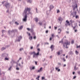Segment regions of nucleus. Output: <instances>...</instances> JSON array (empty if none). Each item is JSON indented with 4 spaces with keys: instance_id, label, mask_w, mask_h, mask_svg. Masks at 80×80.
<instances>
[{
    "instance_id": "obj_1",
    "label": "nucleus",
    "mask_w": 80,
    "mask_h": 80,
    "mask_svg": "<svg viewBox=\"0 0 80 80\" xmlns=\"http://www.w3.org/2000/svg\"><path fill=\"white\" fill-rule=\"evenodd\" d=\"M30 8H25L23 13V15H25L24 18L23 19V21L24 22H26L27 21V15L30 14Z\"/></svg>"
},
{
    "instance_id": "obj_2",
    "label": "nucleus",
    "mask_w": 80,
    "mask_h": 80,
    "mask_svg": "<svg viewBox=\"0 0 80 80\" xmlns=\"http://www.w3.org/2000/svg\"><path fill=\"white\" fill-rule=\"evenodd\" d=\"M29 54L30 55H33V58H35V56H38L39 55V51H38L37 53H36L35 52H29Z\"/></svg>"
},
{
    "instance_id": "obj_3",
    "label": "nucleus",
    "mask_w": 80,
    "mask_h": 80,
    "mask_svg": "<svg viewBox=\"0 0 80 80\" xmlns=\"http://www.w3.org/2000/svg\"><path fill=\"white\" fill-rule=\"evenodd\" d=\"M2 4H4V5H3V6H5L6 8H8V7H9V3H8L7 2H2Z\"/></svg>"
},
{
    "instance_id": "obj_4",
    "label": "nucleus",
    "mask_w": 80,
    "mask_h": 80,
    "mask_svg": "<svg viewBox=\"0 0 80 80\" xmlns=\"http://www.w3.org/2000/svg\"><path fill=\"white\" fill-rule=\"evenodd\" d=\"M70 42H68V41H67V42H65L64 43L63 46L65 47V46L66 45V48H68V47H67V45H70Z\"/></svg>"
},
{
    "instance_id": "obj_5",
    "label": "nucleus",
    "mask_w": 80,
    "mask_h": 80,
    "mask_svg": "<svg viewBox=\"0 0 80 80\" xmlns=\"http://www.w3.org/2000/svg\"><path fill=\"white\" fill-rule=\"evenodd\" d=\"M2 57H8V54L6 53L2 54V55H1Z\"/></svg>"
},
{
    "instance_id": "obj_6",
    "label": "nucleus",
    "mask_w": 80,
    "mask_h": 80,
    "mask_svg": "<svg viewBox=\"0 0 80 80\" xmlns=\"http://www.w3.org/2000/svg\"><path fill=\"white\" fill-rule=\"evenodd\" d=\"M51 36H52V37H50V38L49 40H50V41H51V40H52V39L54 37V34H52L51 35Z\"/></svg>"
},
{
    "instance_id": "obj_7",
    "label": "nucleus",
    "mask_w": 80,
    "mask_h": 80,
    "mask_svg": "<svg viewBox=\"0 0 80 80\" xmlns=\"http://www.w3.org/2000/svg\"><path fill=\"white\" fill-rule=\"evenodd\" d=\"M54 48H55V46H53V45H52L50 47V48H51V49H52V51H53V49H54Z\"/></svg>"
},
{
    "instance_id": "obj_8",
    "label": "nucleus",
    "mask_w": 80,
    "mask_h": 80,
    "mask_svg": "<svg viewBox=\"0 0 80 80\" xmlns=\"http://www.w3.org/2000/svg\"><path fill=\"white\" fill-rule=\"evenodd\" d=\"M22 38V36H20L18 38V41L19 42H20V40Z\"/></svg>"
},
{
    "instance_id": "obj_9",
    "label": "nucleus",
    "mask_w": 80,
    "mask_h": 80,
    "mask_svg": "<svg viewBox=\"0 0 80 80\" xmlns=\"http://www.w3.org/2000/svg\"><path fill=\"white\" fill-rule=\"evenodd\" d=\"M62 32V29L60 28H59L58 30V33H61V32Z\"/></svg>"
},
{
    "instance_id": "obj_10",
    "label": "nucleus",
    "mask_w": 80,
    "mask_h": 80,
    "mask_svg": "<svg viewBox=\"0 0 80 80\" xmlns=\"http://www.w3.org/2000/svg\"><path fill=\"white\" fill-rule=\"evenodd\" d=\"M42 68H42V67L40 68V69L37 71V73H38V72H42Z\"/></svg>"
},
{
    "instance_id": "obj_11",
    "label": "nucleus",
    "mask_w": 80,
    "mask_h": 80,
    "mask_svg": "<svg viewBox=\"0 0 80 80\" xmlns=\"http://www.w3.org/2000/svg\"><path fill=\"white\" fill-rule=\"evenodd\" d=\"M66 22L68 24V25H69V26H70V22H69V21H68V20H67L66 21Z\"/></svg>"
},
{
    "instance_id": "obj_12",
    "label": "nucleus",
    "mask_w": 80,
    "mask_h": 80,
    "mask_svg": "<svg viewBox=\"0 0 80 80\" xmlns=\"http://www.w3.org/2000/svg\"><path fill=\"white\" fill-rule=\"evenodd\" d=\"M58 68H56L55 69L56 70H58V72H60V69H58Z\"/></svg>"
},
{
    "instance_id": "obj_13",
    "label": "nucleus",
    "mask_w": 80,
    "mask_h": 80,
    "mask_svg": "<svg viewBox=\"0 0 80 80\" xmlns=\"http://www.w3.org/2000/svg\"><path fill=\"white\" fill-rule=\"evenodd\" d=\"M4 60L6 61V60H7L8 61L9 60V58L6 57L4 58Z\"/></svg>"
},
{
    "instance_id": "obj_14",
    "label": "nucleus",
    "mask_w": 80,
    "mask_h": 80,
    "mask_svg": "<svg viewBox=\"0 0 80 80\" xmlns=\"http://www.w3.org/2000/svg\"><path fill=\"white\" fill-rule=\"evenodd\" d=\"M58 20L59 21H62L63 20V19H62V18L61 17H59V18L58 19Z\"/></svg>"
},
{
    "instance_id": "obj_15",
    "label": "nucleus",
    "mask_w": 80,
    "mask_h": 80,
    "mask_svg": "<svg viewBox=\"0 0 80 80\" xmlns=\"http://www.w3.org/2000/svg\"><path fill=\"white\" fill-rule=\"evenodd\" d=\"M50 8L51 9H52V8H54L53 6L52 5H51L50 7Z\"/></svg>"
},
{
    "instance_id": "obj_16",
    "label": "nucleus",
    "mask_w": 80,
    "mask_h": 80,
    "mask_svg": "<svg viewBox=\"0 0 80 80\" xmlns=\"http://www.w3.org/2000/svg\"><path fill=\"white\" fill-rule=\"evenodd\" d=\"M23 26H21L19 28V30H21L23 28Z\"/></svg>"
},
{
    "instance_id": "obj_17",
    "label": "nucleus",
    "mask_w": 80,
    "mask_h": 80,
    "mask_svg": "<svg viewBox=\"0 0 80 80\" xmlns=\"http://www.w3.org/2000/svg\"><path fill=\"white\" fill-rule=\"evenodd\" d=\"M29 39L31 40H32L33 39V38L32 37V36H30L29 38Z\"/></svg>"
},
{
    "instance_id": "obj_18",
    "label": "nucleus",
    "mask_w": 80,
    "mask_h": 80,
    "mask_svg": "<svg viewBox=\"0 0 80 80\" xmlns=\"http://www.w3.org/2000/svg\"><path fill=\"white\" fill-rule=\"evenodd\" d=\"M35 19L36 22H38V18H35Z\"/></svg>"
},
{
    "instance_id": "obj_19",
    "label": "nucleus",
    "mask_w": 80,
    "mask_h": 80,
    "mask_svg": "<svg viewBox=\"0 0 80 80\" xmlns=\"http://www.w3.org/2000/svg\"><path fill=\"white\" fill-rule=\"evenodd\" d=\"M6 49V48H2V49H1V50H2V51H3L4 50H5Z\"/></svg>"
},
{
    "instance_id": "obj_20",
    "label": "nucleus",
    "mask_w": 80,
    "mask_h": 80,
    "mask_svg": "<svg viewBox=\"0 0 80 80\" xmlns=\"http://www.w3.org/2000/svg\"><path fill=\"white\" fill-rule=\"evenodd\" d=\"M39 78H40V76H38V78H36V80H40V79H39Z\"/></svg>"
},
{
    "instance_id": "obj_21",
    "label": "nucleus",
    "mask_w": 80,
    "mask_h": 80,
    "mask_svg": "<svg viewBox=\"0 0 80 80\" xmlns=\"http://www.w3.org/2000/svg\"><path fill=\"white\" fill-rule=\"evenodd\" d=\"M29 3H32V1H31V0H28L27 1Z\"/></svg>"
},
{
    "instance_id": "obj_22",
    "label": "nucleus",
    "mask_w": 80,
    "mask_h": 80,
    "mask_svg": "<svg viewBox=\"0 0 80 80\" xmlns=\"http://www.w3.org/2000/svg\"><path fill=\"white\" fill-rule=\"evenodd\" d=\"M78 52L77 51H76L75 53L76 55H78Z\"/></svg>"
},
{
    "instance_id": "obj_23",
    "label": "nucleus",
    "mask_w": 80,
    "mask_h": 80,
    "mask_svg": "<svg viewBox=\"0 0 80 80\" xmlns=\"http://www.w3.org/2000/svg\"><path fill=\"white\" fill-rule=\"evenodd\" d=\"M58 55H60V52H57Z\"/></svg>"
},
{
    "instance_id": "obj_24",
    "label": "nucleus",
    "mask_w": 80,
    "mask_h": 80,
    "mask_svg": "<svg viewBox=\"0 0 80 80\" xmlns=\"http://www.w3.org/2000/svg\"><path fill=\"white\" fill-rule=\"evenodd\" d=\"M76 18L77 19V18H79V17H78V15H76Z\"/></svg>"
},
{
    "instance_id": "obj_25",
    "label": "nucleus",
    "mask_w": 80,
    "mask_h": 80,
    "mask_svg": "<svg viewBox=\"0 0 80 80\" xmlns=\"http://www.w3.org/2000/svg\"><path fill=\"white\" fill-rule=\"evenodd\" d=\"M15 24H16V25H19V23L17 22H15Z\"/></svg>"
},
{
    "instance_id": "obj_26",
    "label": "nucleus",
    "mask_w": 80,
    "mask_h": 80,
    "mask_svg": "<svg viewBox=\"0 0 80 80\" xmlns=\"http://www.w3.org/2000/svg\"><path fill=\"white\" fill-rule=\"evenodd\" d=\"M37 50L39 52V53H40V52L39 51H40V49L39 48H38L37 49Z\"/></svg>"
},
{
    "instance_id": "obj_27",
    "label": "nucleus",
    "mask_w": 80,
    "mask_h": 80,
    "mask_svg": "<svg viewBox=\"0 0 80 80\" xmlns=\"http://www.w3.org/2000/svg\"><path fill=\"white\" fill-rule=\"evenodd\" d=\"M22 50H23V48H20V49H19V50L20 51H22Z\"/></svg>"
},
{
    "instance_id": "obj_28",
    "label": "nucleus",
    "mask_w": 80,
    "mask_h": 80,
    "mask_svg": "<svg viewBox=\"0 0 80 80\" xmlns=\"http://www.w3.org/2000/svg\"><path fill=\"white\" fill-rule=\"evenodd\" d=\"M60 12V11L59 10H58L57 11V13H58Z\"/></svg>"
},
{
    "instance_id": "obj_29",
    "label": "nucleus",
    "mask_w": 80,
    "mask_h": 80,
    "mask_svg": "<svg viewBox=\"0 0 80 80\" xmlns=\"http://www.w3.org/2000/svg\"><path fill=\"white\" fill-rule=\"evenodd\" d=\"M63 43V41H60L59 42V43Z\"/></svg>"
},
{
    "instance_id": "obj_30",
    "label": "nucleus",
    "mask_w": 80,
    "mask_h": 80,
    "mask_svg": "<svg viewBox=\"0 0 80 80\" xmlns=\"http://www.w3.org/2000/svg\"><path fill=\"white\" fill-rule=\"evenodd\" d=\"M73 43H74V41L72 40V42H71V43L72 44H73Z\"/></svg>"
},
{
    "instance_id": "obj_31",
    "label": "nucleus",
    "mask_w": 80,
    "mask_h": 80,
    "mask_svg": "<svg viewBox=\"0 0 80 80\" xmlns=\"http://www.w3.org/2000/svg\"><path fill=\"white\" fill-rule=\"evenodd\" d=\"M40 25H42V22H39L38 23Z\"/></svg>"
},
{
    "instance_id": "obj_32",
    "label": "nucleus",
    "mask_w": 80,
    "mask_h": 80,
    "mask_svg": "<svg viewBox=\"0 0 80 80\" xmlns=\"http://www.w3.org/2000/svg\"><path fill=\"white\" fill-rule=\"evenodd\" d=\"M39 46H40V44H38L37 46V48H38V47H39Z\"/></svg>"
},
{
    "instance_id": "obj_33",
    "label": "nucleus",
    "mask_w": 80,
    "mask_h": 80,
    "mask_svg": "<svg viewBox=\"0 0 80 80\" xmlns=\"http://www.w3.org/2000/svg\"><path fill=\"white\" fill-rule=\"evenodd\" d=\"M63 60L64 62H65V61H66V60L65 58H63Z\"/></svg>"
},
{
    "instance_id": "obj_34",
    "label": "nucleus",
    "mask_w": 80,
    "mask_h": 80,
    "mask_svg": "<svg viewBox=\"0 0 80 80\" xmlns=\"http://www.w3.org/2000/svg\"><path fill=\"white\" fill-rule=\"evenodd\" d=\"M30 30L31 32L32 33L33 32V29H31Z\"/></svg>"
},
{
    "instance_id": "obj_35",
    "label": "nucleus",
    "mask_w": 80,
    "mask_h": 80,
    "mask_svg": "<svg viewBox=\"0 0 80 80\" xmlns=\"http://www.w3.org/2000/svg\"><path fill=\"white\" fill-rule=\"evenodd\" d=\"M32 68V70H34V69H35V67H33Z\"/></svg>"
},
{
    "instance_id": "obj_36",
    "label": "nucleus",
    "mask_w": 80,
    "mask_h": 80,
    "mask_svg": "<svg viewBox=\"0 0 80 80\" xmlns=\"http://www.w3.org/2000/svg\"><path fill=\"white\" fill-rule=\"evenodd\" d=\"M16 70H19V68L17 67L16 68Z\"/></svg>"
},
{
    "instance_id": "obj_37",
    "label": "nucleus",
    "mask_w": 80,
    "mask_h": 80,
    "mask_svg": "<svg viewBox=\"0 0 80 80\" xmlns=\"http://www.w3.org/2000/svg\"><path fill=\"white\" fill-rule=\"evenodd\" d=\"M27 30H28V31H30V29L29 28H27Z\"/></svg>"
},
{
    "instance_id": "obj_38",
    "label": "nucleus",
    "mask_w": 80,
    "mask_h": 80,
    "mask_svg": "<svg viewBox=\"0 0 80 80\" xmlns=\"http://www.w3.org/2000/svg\"><path fill=\"white\" fill-rule=\"evenodd\" d=\"M33 39H36V36H34V37H33Z\"/></svg>"
},
{
    "instance_id": "obj_39",
    "label": "nucleus",
    "mask_w": 80,
    "mask_h": 80,
    "mask_svg": "<svg viewBox=\"0 0 80 80\" xmlns=\"http://www.w3.org/2000/svg\"><path fill=\"white\" fill-rule=\"evenodd\" d=\"M76 77H76V76H74L73 78V79H75V78H76Z\"/></svg>"
},
{
    "instance_id": "obj_40",
    "label": "nucleus",
    "mask_w": 80,
    "mask_h": 80,
    "mask_svg": "<svg viewBox=\"0 0 80 80\" xmlns=\"http://www.w3.org/2000/svg\"><path fill=\"white\" fill-rule=\"evenodd\" d=\"M74 70H77V68H76V65H75L74 67Z\"/></svg>"
},
{
    "instance_id": "obj_41",
    "label": "nucleus",
    "mask_w": 80,
    "mask_h": 80,
    "mask_svg": "<svg viewBox=\"0 0 80 80\" xmlns=\"http://www.w3.org/2000/svg\"><path fill=\"white\" fill-rule=\"evenodd\" d=\"M7 13H9V10H8L6 11Z\"/></svg>"
},
{
    "instance_id": "obj_42",
    "label": "nucleus",
    "mask_w": 80,
    "mask_h": 80,
    "mask_svg": "<svg viewBox=\"0 0 80 80\" xmlns=\"http://www.w3.org/2000/svg\"><path fill=\"white\" fill-rule=\"evenodd\" d=\"M57 27H54L55 30H57Z\"/></svg>"
},
{
    "instance_id": "obj_43",
    "label": "nucleus",
    "mask_w": 80,
    "mask_h": 80,
    "mask_svg": "<svg viewBox=\"0 0 80 80\" xmlns=\"http://www.w3.org/2000/svg\"><path fill=\"white\" fill-rule=\"evenodd\" d=\"M10 31L9 30L8 31V33H9V34L10 35Z\"/></svg>"
},
{
    "instance_id": "obj_44",
    "label": "nucleus",
    "mask_w": 80,
    "mask_h": 80,
    "mask_svg": "<svg viewBox=\"0 0 80 80\" xmlns=\"http://www.w3.org/2000/svg\"><path fill=\"white\" fill-rule=\"evenodd\" d=\"M78 74H79V75H80V71H78Z\"/></svg>"
},
{
    "instance_id": "obj_45",
    "label": "nucleus",
    "mask_w": 80,
    "mask_h": 80,
    "mask_svg": "<svg viewBox=\"0 0 80 80\" xmlns=\"http://www.w3.org/2000/svg\"><path fill=\"white\" fill-rule=\"evenodd\" d=\"M78 6L77 4H76V8H77Z\"/></svg>"
},
{
    "instance_id": "obj_46",
    "label": "nucleus",
    "mask_w": 80,
    "mask_h": 80,
    "mask_svg": "<svg viewBox=\"0 0 80 80\" xmlns=\"http://www.w3.org/2000/svg\"><path fill=\"white\" fill-rule=\"evenodd\" d=\"M35 63L36 65H37V62L35 61Z\"/></svg>"
},
{
    "instance_id": "obj_47",
    "label": "nucleus",
    "mask_w": 80,
    "mask_h": 80,
    "mask_svg": "<svg viewBox=\"0 0 80 80\" xmlns=\"http://www.w3.org/2000/svg\"><path fill=\"white\" fill-rule=\"evenodd\" d=\"M28 34L29 36V37H30V33H28Z\"/></svg>"
},
{
    "instance_id": "obj_48",
    "label": "nucleus",
    "mask_w": 80,
    "mask_h": 80,
    "mask_svg": "<svg viewBox=\"0 0 80 80\" xmlns=\"http://www.w3.org/2000/svg\"><path fill=\"white\" fill-rule=\"evenodd\" d=\"M70 22H71V23H73V22H72V20H71L70 21Z\"/></svg>"
},
{
    "instance_id": "obj_49",
    "label": "nucleus",
    "mask_w": 80,
    "mask_h": 80,
    "mask_svg": "<svg viewBox=\"0 0 80 80\" xmlns=\"http://www.w3.org/2000/svg\"><path fill=\"white\" fill-rule=\"evenodd\" d=\"M44 78H45L44 77H42V80H43V79H44Z\"/></svg>"
},
{
    "instance_id": "obj_50",
    "label": "nucleus",
    "mask_w": 80,
    "mask_h": 80,
    "mask_svg": "<svg viewBox=\"0 0 80 80\" xmlns=\"http://www.w3.org/2000/svg\"><path fill=\"white\" fill-rule=\"evenodd\" d=\"M52 56H51L50 57V58H52Z\"/></svg>"
},
{
    "instance_id": "obj_51",
    "label": "nucleus",
    "mask_w": 80,
    "mask_h": 80,
    "mask_svg": "<svg viewBox=\"0 0 80 80\" xmlns=\"http://www.w3.org/2000/svg\"><path fill=\"white\" fill-rule=\"evenodd\" d=\"M74 13H75V15H77V12H74Z\"/></svg>"
},
{
    "instance_id": "obj_52",
    "label": "nucleus",
    "mask_w": 80,
    "mask_h": 80,
    "mask_svg": "<svg viewBox=\"0 0 80 80\" xmlns=\"http://www.w3.org/2000/svg\"><path fill=\"white\" fill-rule=\"evenodd\" d=\"M22 59V58H20L19 59V61L20 60Z\"/></svg>"
},
{
    "instance_id": "obj_53",
    "label": "nucleus",
    "mask_w": 80,
    "mask_h": 80,
    "mask_svg": "<svg viewBox=\"0 0 80 80\" xmlns=\"http://www.w3.org/2000/svg\"><path fill=\"white\" fill-rule=\"evenodd\" d=\"M33 47H31V49H33Z\"/></svg>"
},
{
    "instance_id": "obj_54",
    "label": "nucleus",
    "mask_w": 80,
    "mask_h": 80,
    "mask_svg": "<svg viewBox=\"0 0 80 80\" xmlns=\"http://www.w3.org/2000/svg\"><path fill=\"white\" fill-rule=\"evenodd\" d=\"M75 27H73V29H75Z\"/></svg>"
},
{
    "instance_id": "obj_55",
    "label": "nucleus",
    "mask_w": 80,
    "mask_h": 80,
    "mask_svg": "<svg viewBox=\"0 0 80 80\" xmlns=\"http://www.w3.org/2000/svg\"><path fill=\"white\" fill-rule=\"evenodd\" d=\"M75 10V8H73V10Z\"/></svg>"
},
{
    "instance_id": "obj_56",
    "label": "nucleus",
    "mask_w": 80,
    "mask_h": 80,
    "mask_svg": "<svg viewBox=\"0 0 80 80\" xmlns=\"http://www.w3.org/2000/svg\"><path fill=\"white\" fill-rule=\"evenodd\" d=\"M4 31H5V30H2V33H3V32H4Z\"/></svg>"
},
{
    "instance_id": "obj_57",
    "label": "nucleus",
    "mask_w": 80,
    "mask_h": 80,
    "mask_svg": "<svg viewBox=\"0 0 80 80\" xmlns=\"http://www.w3.org/2000/svg\"><path fill=\"white\" fill-rule=\"evenodd\" d=\"M51 27H51V26H49V28H50V29L51 28Z\"/></svg>"
},
{
    "instance_id": "obj_58",
    "label": "nucleus",
    "mask_w": 80,
    "mask_h": 80,
    "mask_svg": "<svg viewBox=\"0 0 80 80\" xmlns=\"http://www.w3.org/2000/svg\"><path fill=\"white\" fill-rule=\"evenodd\" d=\"M65 26H66V27H67V24H65Z\"/></svg>"
},
{
    "instance_id": "obj_59",
    "label": "nucleus",
    "mask_w": 80,
    "mask_h": 80,
    "mask_svg": "<svg viewBox=\"0 0 80 80\" xmlns=\"http://www.w3.org/2000/svg\"><path fill=\"white\" fill-rule=\"evenodd\" d=\"M46 33H48V31H46Z\"/></svg>"
},
{
    "instance_id": "obj_60",
    "label": "nucleus",
    "mask_w": 80,
    "mask_h": 80,
    "mask_svg": "<svg viewBox=\"0 0 80 80\" xmlns=\"http://www.w3.org/2000/svg\"><path fill=\"white\" fill-rule=\"evenodd\" d=\"M8 70H10V67L8 69Z\"/></svg>"
},
{
    "instance_id": "obj_61",
    "label": "nucleus",
    "mask_w": 80,
    "mask_h": 80,
    "mask_svg": "<svg viewBox=\"0 0 80 80\" xmlns=\"http://www.w3.org/2000/svg\"><path fill=\"white\" fill-rule=\"evenodd\" d=\"M19 66H21V64H20V63L19 64Z\"/></svg>"
},
{
    "instance_id": "obj_62",
    "label": "nucleus",
    "mask_w": 80,
    "mask_h": 80,
    "mask_svg": "<svg viewBox=\"0 0 80 80\" xmlns=\"http://www.w3.org/2000/svg\"><path fill=\"white\" fill-rule=\"evenodd\" d=\"M77 30H75V32H77Z\"/></svg>"
},
{
    "instance_id": "obj_63",
    "label": "nucleus",
    "mask_w": 80,
    "mask_h": 80,
    "mask_svg": "<svg viewBox=\"0 0 80 80\" xmlns=\"http://www.w3.org/2000/svg\"><path fill=\"white\" fill-rule=\"evenodd\" d=\"M66 58H68V56H66Z\"/></svg>"
},
{
    "instance_id": "obj_64",
    "label": "nucleus",
    "mask_w": 80,
    "mask_h": 80,
    "mask_svg": "<svg viewBox=\"0 0 80 80\" xmlns=\"http://www.w3.org/2000/svg\"><path fill=\"white\" fill-rule=\"evenodd\" d=\"M64 67H66V64H64Z\"/></svg>"
}]
</instances>
